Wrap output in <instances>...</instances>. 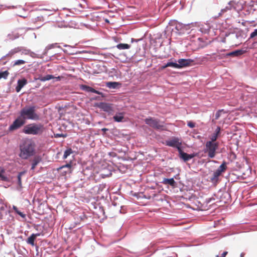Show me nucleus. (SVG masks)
Wrapping results in <instances>:
<instances>
[{
  "instance_id": "f257e3e1",
  "label": "nucleus",
  "mask_w": 257,
  "mask_h": 257,
  "mask_svg": "<svg viewBox=\"0 0 257 257\" xmlns=\"http://www.w3.org/2000/svg\"><path fill=\"white\" fill-rule=\"evenodd\" d=\"M35 148V143L32 140L30 139L24 140L20 145L19 157L22 159H28L34 155Z\"/></svg>"
},
{
  "instance_id": "f03ea898",
  "label": "nucleus",
  "mask_w": 257,
  "mask_h": 257,
  "mask_svg": "<svg viewBox=\"0 0 257 257\" xmlns=\"http://www.w3.org/2000/svg\"><path fill=\"white\" fill-rule=\"evenodd\" d=\"M36 106L34 105L26 106L20 111L21 116L26 121V120H38L40 119V114L36 112Z\"/></svg>"
},
{
  "instance_id": "7ed1b4c3",
  "label": "nucleus",
  "mask_w": 257,
  "mask_h": 257,
  "mask_svg": "<svg viewBox=\"0 0 257 257\" xmlns=\"http://www.w3.org/2000/svg\"><path fill=\"white\" fill-rule=\"evenodd\" d=\"M44 131V125L41 123H33L24 126L23 132L26 134L39 135Z\"/></svg>"
},
{
  "instance_id": "20e7f679",
  "label": "nucleus",
  "mask_w": 257,
  "mask_h": 257,
  "mask_svg": "<svg viewBox=\"0 0 257 257\" xmlns=\"http://www.w3.org/2000/svg\"><path fill=\"white\" fill-rule=\"evenodd\" d=\"M218 148V143L207 142L205 144V152L208 153L210 158H213L216 155V151Z\"/></svg>"
},
{
  "instance_id": "39448f33",
  "label": "nucleus",
  "mask_w": 257,
  "mask_h": 257,
  "mask_svg": "<svg viewBox=\"0 0 257 257\" xmlns=\"http://www.w3.org/2000/svg\"><path fill=\"white\" fill-rule=\"evenodd\" d=\"M145 123L150 127L156 130L163 129L164 125L160 122V121L153 117H149L145 119Z\"/></svg>"
},
{
  "instance_id": "423d86ee",
  "label": "nucleus",
  "mask_w": 257,
  "mask_h": 257,
  "mask_svg": "<svg viewBox=\"0 0 257 257\" xmlns=\"http://www.w3.org/2000/svg\"><path fill=\"white\" fill-rule=\"evenodd\" d=\"M25 123L26 121L24 120V119L19 116L14 121L13 123L10 125L9 127V131L10 132H13L16 131L21 128L25 124Z\"/></svg>"
},
{
  "instance_id": "0eeeda50",
  "label": "nucleus",
  "mask_w": 257,
  "mask_h": 257,
  "mask_svg": "<svg viewBox=\"0 0 257 257\" xmlns=\"http://www.w3.org/2000/svg\"><path fill=\"white\" fill-rule=\"evenodd\" d=\"M166 144L168 146L176 148L178 151H179V149H181V143L179 142V140L177 138H174L172 140L167 141Z\"/></svg>"
},
{
  "instance_id": "6e6552de",
  "label": "nucleus",
  "mask_w": 257,
  "mask_h": 257,
  "mask_svg": "<svg viewBox=\"0 0 257 257\" xmlns=\"http://www.w3.org/2000/svg\"><path fill=\"white\" fill-rule=\"evenodd\" d=\"M97 106L107 112H110L113 110L111 105L105 102H100L97 104Z\"/></svg>"
},
{
  "instance_id": "1a4fd4ad",
  "label": "nucleus",
  "mask_w": 257,
  "mask_h": 257,
  "mask_svg": "<svg viewBox=\"0 0 257 257\" xmlns=\"http://www.w3.org/2000/svg\"><path fill=\"white\" fill-rule=\"evenodd\" d=\"M178 152L179 153L180 157L185 162L190 160L195 156L193 154H188L184 152L182 149H179Z\"/></svg>"
},
{
  "instance_id": "9d476101",
  "label": "nucleus",
  "mask_w": 257,
  "mask_h": 257,
  "mask_svg": "<svg viewBox=\"0 0 257 257\" xmlns=\"http://www.w3.org/2000/svg\"><path fill=\"white\" fill-rule=\"evenodd\" d=\"M192 62L190 59H180L178 60V67L177 68H181L184 67L188 66Z\"/></svg>"
},
{
  "instance_id": "9b49d317",
  "label": "nucleus",
  "mask_w": 257,
  "mask_h": 257,
  "mask_svg": "<svg viewBox=\"0 0 257 257\" xmlns=\"http://www.w3.org/2000/svg\"><path fill=\"white\" fill-rule=\"evenodd\" d=\"M80 88L81 90H82L83 91H85L86 92H93V93L102 95L103 94L102 92H101L99 91H97V90L94 89V88H93L92 87H91L88 86L86 85H81L80 86Z\"/></svg>"
},
{
  "instance_id": "f8f14e48",
  "label": "nucleus",
  "mask_w": 257,
  "mask_h": 257,
  "mask_svg": "<svg viewBox=\"0 0 257 257\" xmlns=\"http://www.w3.org/2000/svg\"><path fill=\"white\" fill-rule=\"evenodd\" d=\"M221 174L216 171H215L212 176L210 178V181L213 184L216 185L219 182V177Z\"/></svg>"
},
{
  "instance_id": "ddd939ff",
  "label": "nucleus",
  "mask_w": 257,
  "mask_h": 257,
  "mask_svg": "<svg viewBox=\"0 0 257 257\" xmlns=\"http://www.w3.org/2000/svg\"><path fill=\"white\" fill-rule=\"evenodd\" d=\"M27 83V80L24 78L18 80V85L16 87V90L17 92L20 91L21 89Z\"/></svg>"
},
{
  "instance_id": "4468645a",
  "label": "nucleus",
  "mask_w": 257,
  "mask_h": 257,
  "mask_svg": "<svg viewBox=\"0 0 257 257\" xmlns=\"http://www.w3.org/2000/svg\"><path fill=\"white\" fill-rule=\"evenodd\" d=\"M162 183L164 185H168L171 186L172 188H175L176 186V182L174 178H164L162 181Z\"/></svg>"
},
{
  "instance_id": "2eb2a0df",
  "label": "nucleus",
  "mask_w": 257,
  "mask_h": 257,
  "mask_svg": "<svg viewBox=\"0 0 257 257\" xmlns=\"http://www.w3.org/2000/svg\"><path fill=\"white\" fill-rule=\"evenodd\" d=\"M246 52L245 50H237L234 51H232L226 54L227 56L236 57L239 56Z\"/></svg>"
},
{
  "instance_id": "dca6fc26",
  "label": "nucleus",
  "mask_w": 257,
  "mask_h": 257,
  "mask_svg": "<svg viewBox=\"0 0 257 257\" xmlns=\"http://www.w3.org/2000/svg\"><path fill=\"white\" fill-rule=\"evenodd\" d=\"M40 235V233L32 234L30 236H29L28 238L27 242L28 244H30L32 245H34L35 244V240L36 239L37 236H39Z\"/></svg>"
},
{
  "instance_id": "f3484780",
  "label": "nucleus",
  "mask_w": 257,
  "mask_h": 257,
  "mask_svg": "<svg viewBox=\"0 0 257 257\" xmlns=\"http://www.w3.org/2000/svg\"><path fill=\"white\" fill-rule=\"evenodd\" d=\"M235 3L234 1H230L227 6L221 10V13H224L228 10H231L232 8H235Z\"/></svg>"
},
{
  "instance_id": "a211bd4d",
  "label": "nucleus",
  "mask_w": 257,
  "mask_h": 257,
  "mask_svg": "<svg viewBox=\"0 0 257 257\" xmlns=\"http://www.w3.org/2000/svg\"><path fill=\"white\" fill-rule=\"evenodd\" d=\"M113 118L114 121L116 122H121L124 119V113L122 112L118 113V114H115L113 116Z\"/></svg>"
},
{
  "instance_id": "6ab92c4d",
  "label": "nucleus",
  "mask_w": 257,
  "mask_h": 257,
  "mask_svg": "<svg viewBox=\"0 0 257 257\" xmlns=\"http://www.w3.org/2000/svg\"><path fill=\"white\" fill-rule=\"evenodd\" d=\"M227 169L226 163L225 162H223L222 164L218 168V169L216 170L220 174H222V173L225 172V171Z\"/></svg>"
},
{
  "instance_id": "aec40b11",
  "label": "nucleus",
  "mask_w": 257,
  "mask_h": 257,
  "mask_svg": "<svg viewBox=\"0 0 257 257\" xmlns=\"http://www.w3.org/2000/svg\"><path fill=\"white\" fill-rule=\"evenodd\" d=\"M117 48L118 49H128L130 48L131 46L130 45L127 44H122L120 43L116 45Z\"/></svg>"
},
{
  "instance_id": "412c9836",
  "label": "nucleus",
  "mask_w": 257,
  "mask_h": 257,
  "mask_svg": "<svg viewBox=\"0 0 257 257\" xmlns=\"http://www.w3.org/2000/svg\"><path fill=\"white\" fill-rule=\"evenodd\" d=\"M8 37L9 39L13 40L18 38L19 37V34L18 33L12 32V33L8 34Z\"/></svg>"
},
{
  "instance_id": "4be33fe9",
  "label": "nucleus",
  "mask_w": 257,
  "mask_h": 257,
  "mask_svg": "<svg viewBox=\"0 0 257 257\" xmlns=\"http://www.w3.org/2000/svg\"><path fill=\"white\" fill-rule=\"evenodd\" d=\"M54 78L55 77L52 75H47L45 76L40 77L39 79L41 81H45Z\"/></svg>"
},
{
  "instance_id": "5701e85b",
  "label": "nucleus",
  "mask_w": 257,
  "mask_h": 257,
  "mask_svg": "<svg viewBox=\"0 0 257 257\" xmlns=\"http://www.w3.org/2000/svg\"><path fill=\"white\" fill-rule=\"evenodd\" d=\"M9 74L10 73L8 70L0 72V79L2 78L4 79H7Z\"/></svg>"
},
{
  "instance_id": "b1692460",
  "label": "nucleus",
  "mask_w": 257,
  "mask_h": 257,
  "mask_svg": "<svg viewBox=\"0 0 257 257\" xmlns=\"http://www.w3.org/2000/svg\"><path fill=\"white\" fill-rule=\"evenodd\" d=\"M27 62L23 60H17L15 61L13 65V66H20L25 64Z\"/></svg>"
},
{
  "instance_id": "393cba45",
  "label": "nucleus",
  "mask_w": 257,
  "mask_h": 257,
  "mask_svg": "<svg viewBox=\"0 0 257 257\" xmlns=\"http://www.w3.org/2000/svg\"><path fill=\"white\" fill-rule=\"evenodd\" d=\"M73 153V151L71 148H69L68 149H67L64 153L63 158V159H66L68 156H69L70 154H71Z\"/></svg>"
},
{
  "instance_id": "a878e982",
  "label": "nucleus",
  "mask_w": 257,
  "mask_h": 257,
  "mask_svg": "<svg viewBox=\"0 0 257 257\" xmlns=\"http://www.w3.org/2000/svg\"><path fill=\"white\" fill-rule=\"evenodd\" d=\"M40 160L39 158H35L33 161L32 164V170H34L36 166L38 165V164L40 162Z\"/></svg>"
},
{
  "instance_id": "bb28decb",
  "label": "nucleus",
  "mask_w": 257,
  "mask_h": 257,
  "mask_svg": "<svg viewBox=\"0 0 257 257\" xmlns=\"http://www.w3.org/2000/svg\"><path fill=\"white\" fill-rule=\"evenodd\" d=\"M118 84V83L116 82H109L107 83V86L109 88H115Z\"/></svg>"
},
{
  "instance_id": "cd10ccee",
  "label": "nucleus",
  "mask_w": 257,
  "mask_h": 257,
  "mask_svg": "<svg viewBox=\"0 0 257 257\" xmlns=\"http://www.w3.org/2000/svg\"><path fill=\"white\" fill-rule=\"evenodd\" d=\"M4 173H5V170L3 169H1L0 170V178L2 180L6 181L8 180V178H7V177L5 176L4 175Z\"/></svg>"
},
{
  "instance_id": "c85d7f7f",
  "label": "nucleus",
  "mask_w": 257,
  "mask_h": 257,
  "mask_svg": "<svg viewBox=\"0 0 257 257\" xmlns=\"http://www.w3.org/2000/svg\"><path fill=\"white\" fill-rule=\"evenodd\" d=\"M167 66L168 67H172L175 68H177V67H178V63L171 62H168L167 63Z\"/></svg>"
},
{
  "instance_id": "c756f323",
  "label": "nucleus",
  "mask_w": 257,
  "mask_h": 257,
  "mask_svg": "<svg viewBox=\"0 0 257 257\" xmlns=\"http://www.w3.org/2000/svg\"><path fill=\"white\" fill-rule=\"evenodd\" d=\"M217 138L218 135L214 133L213 134L211 135L210 137L211 141H210L209 142H215Z\"/></svg>"
},
{
  "instance_id": "7c9ffc66",
  "label": "nucleus",
  "mask_w": 257,
  "mask_h": 257,
  "mask_svg": "<svg viewBox=\"0 0 257 257\" xmlns=\"http://www.w3.org/2000/svg\"><path fill=\"white\" fill-rule=\"evenodd\" d=\"M33 21L34 23H36L37 22H43L44 21V19L42 16H38Z\"/></svg>"
},
{
  "instance_id": "2f4dec72",
  "label": "nucleus",
  "mask_w": 257,
  "mask_h": 257,
  "mask_svg": "<svg viewBox=\"0 0 257 257\" xmlns=\"http://www.w3.org/2000/svg\"><path fill=\"white\" fill-rule=\"evenodd\" d=\"M23 48L21 47H18L13 49L14 53H15L16 54L21 52L23 50Z\"/></svg>"
},
{
  "instance_id": "473e14b6",
  "label": "nucleus",
  "mask_w": 257,
  "mask_h": 257,
  "mask_svg": "<svg viewBox=\"0 0 257 257\" xmlns=\"http://www.w3.org/2000/svg\"><path fill=\"white\" fill-rule=\"evenodd\" d=\"M223 109H221V110H218L216 114H215V119H218L219 117L220 116V115H221V113L222 111H223Z\"/></svg>"
},
{
  "instance_id": "72a5a7b5",
  "label": "nucleus",
  "mask_w": 257,
  "mask_h": 257,
  "mask_svg": "<svg viewBox=\"0 0 257 257\" xmlns=\"http://www.w3.org/2000/svg\"><path fill=\"white\" fill-rule=\"evenodd\" d=\"M16 53H14L13 49H12L6 55L8 57H12Z\"/></svg>"
},
{
  "instance_id": "f704fd0d",
  "label": "nucleus",
  "mask_w": 257,
  "mask_h": 257,
  "mask_svg": "<svg viewBox=\"0 0 257 257\" xmlns=\"http://www.w3.org/2000/svg\"><path fill=\"white\" fill-rule=\"evenodd\" d=\"M257 36V29H255L253 32L250 34V38H252Z\"/></svg>"
},
{
  "instance_id": "c9c22d12",
  "label": "nucleus",
  "mask_w": 257,
  "mask_h": 257,
  "mask_svg": "<svg viewBox=\"0 0 257 257\" xmlns=\"http://www.w3.org/2000/svg\"><path fill=\"white\" fill-rule=\"evenodd\" d=\"M71 167V165L70 164H67L65 165H64V166H62L60 167L59 168V169H63L64 168H68L69 169V170H70Z\"/></svg>"
},
{
  "instance_id": "e433bc0d",
  "label": "nucleus",
  "mask_w": 257,
  "mask_h": 257,
  "mask_svg": "<svg viewBox=\"0 0 257 257\" xmlns=\"http://www.w3.org/2000/svg\"><path fill=\"white\" fill-rule=\"evenodd\" d=\"M187 125L190 128H193L195 127V123L191 121L187 122Z\"/></svg>"
},
{
  "instance_id": "4c0bfd02",
  "label": "nucleus",
  "mask_w": 257,
  "mask_h": 257,
  "mask_svg": "<svg viewBox=\"0 0 257 257\" xmlns=\"http://www.w3.org/2000/svg\"><path fill=\"white\" fill-rule=\"evenodd\" d=\"M17 213L24 218H25L26 217V215L23 212L20 211L19 210L17 212Z\"/></svg>"
},
{
  "instance_id": "58836bf2",
  "label": "nucleus",
  "mask_w": 257,
  "mask_h": 257,
  "mask_svg": "<svg viewBox=\"0 0 257 257\" xmlns=\"http://www.w3.org/2000/svg\"><path fill=\"white\" fill-rule=\"evenodd\" d=\"M228 252L227 251H224L222 254L221 256H219L218 255H216V257H225L226 255L227 254Z\"/></svg>"
},
{
  "instance_id": "ea45409f",
  "label": "nucleus",
  "mask_w": 257,
  "mask_h": 257,
  "mask_svg": "<svg viewBox=\"0 0 257 257\" xmlns=\"http://www.w3.org/2000/svg\"><path fill=\"white\" fill-rule=\"evenodd\" d=\"M220 127L219 126H218L216 128L214 133L218 136L219 134H220Z\"/></svg>"
},
{
  "instance_id": "a19ab883",
  "label": "nucleus",
  "mask_w": 257,
  "mask_h": 257,
  "mask_svg": "<svg viewBox=\"0 0 257 257\" xmlns=\"http://www.w3.org/2000/svg\"><path fill=\"white\" fill-rule=\"evenodd\" d=\"M22 174V173H20L18 176V182L19 184L20 185L21 184V175Z\"/></svg>"
},
{
  "instance_id": "79ce46f5",
  "label": "nucleus",
  "mask_w": 257,
  "mask_h": 257,
  "mask_svg": "<svg viewBox=\"0 0 257 257\" xmlns=\"http://www.w3.org/2000/svg\"><path fill=\"white\" fill-rule=\"evenodd\" d=\"M55 45L56 44H52L51 45L48 46L47 48L49 49L53 48H54Z\"/></svg>"
},
{
  "instance_id": "37998d69",
  "label": "nucleus",
  "mask_w": 257,
  "mask_h": 257,
  "mask_svg": "<svg viewBox=\"0 0 257 257\" xmlns=\"http://www.w3.org/2000/svg\"><path fill=\"white\" fill-rule=\"evenodd\" d=\"M13 208L16 213L19 211L18 208L15 206H13Z\"/></svg>"
},
{
  "instance_id": "c03bdc74",
  "label": "nucleus",
  "mask_w": 257,
  "mask_h": 257,
  "mask_svg": "<svg viewBox=\"0 0 257 257\" xmlns=\"http://www.w3.org/2000/svg\"><path fill=\"white\" fill-rule=\"evenodd\" d=\"M54 78H55L57 81H60L61 79V77L58 76V77H55Z\"/></svg>"
},
{
  "instance_id": "a18cd8bd",
  "label": "nucleus",
  "mask_w": 257,
  "mask_h": 257,
  "mask_svg": "<svg viewBox=\"0 0 257 257\" xmlns=\"http://www.w3.org/2000/svg\"><path fill=\"white\" fill-rule=\"evenodd\" d=\"M168 67V66H167V64H166L165 65L162 66L161 68H162V69H164Z\"/></svg>"
},
{
  "instance_id": "49530a36",
  "label": "nucleus",
  "mask_w": 257,
  "mask_h": 257,
  "mask_svg": "<svg viewBox=\"0 0 257 257\" xmlns=\"http://www.w3.org/2000/svg\"><path fill=\"white\" fill-rule=\"evenodd\" d=\"M245 255V253L244 252H241L240 253V257H244Z\"/></svg>"
},
{
  "instance_id": "de8ad7c7",
  "label": "nucleus",
  "mask_w": 257,
  "mask_h": 257,
  "mask_svg": "<svg viewBox=\"0 0 257 257\" xmlns=\"http://www.w3.org/2000/svg\"><path fill=\"white\" fill-rule=\"evenodd\" d=\"M102 130L104 132H105L106 131H108V129L107 128H103L102 129Z\"/></svg>"
}]
</instances>
